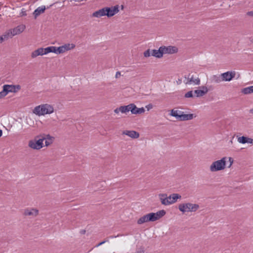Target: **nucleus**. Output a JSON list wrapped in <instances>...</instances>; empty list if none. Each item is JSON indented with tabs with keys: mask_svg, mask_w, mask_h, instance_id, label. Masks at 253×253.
<instances>
[{
	"mask_svg": "<svg viewBox=\"0 0 253 253\" xmlns=\"http://www.w3.org/2000/svg\"><path fill=\"white\" fill-rule=\"evenodd\" d=\"M54 112L53 107L48 104H43L35 107L33 111V113L41 116L46 114H50Z\"/></svg>",
	"mask_w": 253,
	"mask_h": 253,
	"instance_id": "1",
	"label": "nucleus"
},
{
	"mask_svg": "<svg viewBox=\"0 0 253 253\" xmlns=\"http://www.w3.org/2000/svg\"><path fill=\"white\" fill-rule=\"evenodd\" d=\"M227 160V158L224 157L220 160L213 161L210 166V171L214 172L224 170L226 168Z\"/></svg>",
	"mask_w": 253,
	"mask_h": 253,
	"instance_id": "2",
	"label": "nucleus"
},
{
	"mask_svg": "<svg viewBox=\"0 0 253 253\" xmlns=\"http://www.w3.org/2000/svg\"><path fill=\"white\" fill-rule=\"evenodd\" d=\"M170 115L175 117L177 120L180 121L191 120L196 117V116L193 114H186L180 110L174 109L171 110Z\"/></svg>",
	"mask_w": 253,
	"mask_h": 253,
	"instance_id": "3",
	"label": "nucleus"
},
{
	"mask_svg": "<svg viewBox=\"0 0 253 253\" xmlns=\"http://www.w3.org/2000/svg\"><path fill=\"white\" fill-rule=\"evenodd\" d=\"M199 209V205L187 202L179 205L178 209L182 213L195 212Z\"/></svg>",
	"mask_w": 253,
	"mask_h": 253,
	"instance_id": "4",
	"label": "nucleus"
},
{
	"mask_svg": "<svg viewBox=\"0 0 253 253\" xmlns=\"http://www.w3.org/2000/svg\"><path fill=\"white\" fill-rule=\"evenodd\" d=\"M183 82L186 85H199L200 79L189 74L187 76H185Z\"/></svg>",
	"mask_w": 253,
	"mask_h": 253,
	"instance_id": "5",
	"label": "nucleus"
},
{
	"mask_svg": "<svg viewBox=\"0 0 253 253\" xmlns=\"http://www.w3.org/2000/svg\"><path fill=\"white\" fill-rule=\"evenodd\" d=\"M44 139H39L38 140H31L29 141L28 146L29 147L35 150H39L42 148Z\"/></svg>",
	"mask_w": 253,
	"mask_h": 253,
	"instance_id": "6",
	"label": "nucleus"
},
{
	"mask_svg": "<svg viewBox=\"0 0 253 253\" xmlns=\"http://www.w3.org/2000/svg\"><path fill=\"white\" fill-rule=\"evenodd\" d=\"M165 214L166 211L164 210H161L156 213H149L147 215L149 221H155L162 217Z\"/></svg>",
	"mask_w": 253,
	"mask_h": 253,
	"instance_id": "7",
	"label": "nucleus"
},
{
	"mask_svg": "<svg viewBox=\"0 0 253 253\" xmlns=\"http://www.w3.org/2000/svg\"><path fill=\"white\" fill-rule=\"evenodd\" d=\"M162 52L163 55L164 54H172L177 52L178 49L174 46H161Z\"/></svg>",
	"mask_w": 253,
	"mask_h": 253,
	"instance_id": "8",
	"label": "nucleus"
},
{
	"mask_svg": "<svg viewBox=\"0 0 253 253\" xmlns=\"http://www.w3.org/2000/svg\"><path fill=\"white\" fill-rule=\"evenodd\" d=\"M119 6L118 5L112 7H105L106 14L108 17H112L118 13L119 11Z\"/></svg>",
	"mask_w": 253,
	"mask_h": 253,
	"instance_id": "9",
	"label": "nucleus"
},
{
	"mask_svg": "<svg viewBox=\"0 0 253 253\" xmlns=\"http://www.w3.org/2000/svg\"><path fill=\"white\" fill-rule=\"evenodd\" d=\"M3 86L7 94L10 92L16 93L21 89V86L19 84H4Z\"/></svg>",
	"mask_w": 253,
	"mask_h": 253,
	"instance_id": "10",
	"label": "nucleus"
},
{
	"mask_svg": "<svg viewBox=\"0 0 253 253\" xmlns=\"http://www.w3.org/2000/svg\"><path fill=\"white\" fill-rule=\"evenodd\" d=\"M235 76V71H228L221 74L222 81L224 82H229L232 80Z\"/></svg>",
	"mask_w": 253,
	"mask_h": 253,
	"instance_id": "11",
	"label": "nucleus"
},
{
	"mask_svg": "<svg viewBox=\"0 0 253 253\" xmlns=\"http://www.w3.org/2000/svg\"><path fill=\"white\" fill-rule=\"evenodd\" d=\"M26 26L24 24L18 25L16 27L9 29L12 36H14L22 33L25 29Z\"/></svg>",
	"mask_w": 253,
	"mask_h": 253,
	"instance_id": "12",
	"label": "nucleus"
},
{
	"mask_svg": "<svg viewBox=\"0 0 253 253\" xmlns=\"http://www.w3.org/2000/svg\"><path fill=\"white\" fill-rule=\"evenodd\" d=\"M76 45L73 43H66L61 46H60V53H63L66 51L73 49Z\"/></svg>",
	"mask_w": 253,
	"mask_h": 253,
	"instance_id": "13",
	"label": "nucleus"
},
{
	"mask_svg": "<svg viewBox=\"0 0 253 253\" xmlns=\"http://www.w3.org/2000/svg\"><path fill=\"white\" fill-rule=\"evenodd\" d=\"M46 55L45 48L40 47L31 52V56L32 58H35L38 56Z\"/></svg>",
	"mask_w": 253,
	"mask_h": 253,
	"instance_id": "14",
	"label": "nucleus"
},
{
	"mask_svg": "<svg viewBox=\"0 0 253 253\" xmlns=\"http://www.w3.org/2000/svg\"><path fill=\"white\" fill-rule=\"evenodd\" d=\"M159 197L162 205L168 206L171 204V199H169V196H167V194H160Z\"/></svg>",
	"mask_w": 253,
	"mask_h": 253,
	"instance_id": "15",
	"label": "nucleus"
},
{
	"mask_svg": "<svg viewBox=\"0 0 253 253\" xmlns=\"http://www.w3.org/2000/svg\"><path fill=\"white\" fill-rule=\"evenodd\" d=\"M39 213V211L36 209L28 208L25 210L24 214L26 216L36 217Z\"/></svg>",
	"mask_w": 253,
	"mask_h": 253,
	"instance_id": "16",
	"label": "nucleus"
},
{
	"mask_svg": "<svg viewBox=\"0 0 253 253\" xmlns=\"http://www.w3.org/2000/svg\"><path fill=\"white\" fill-rule=\"evenodd\" d=\"M122 134L127 135L132 139L137 138L139 137V133L134 130H125L123 131Z\"/></svg>",
	"mask_w": 253,
	"mask_h": 253,
	"instance_id": "17",
	"label": "nucleus"
},
{
	"mask_svg": "<svg viewBox=\"0 0 253 253\" xmlns=\"http://www.w3.org/2000/svg\"><path fill=\"white\" fill-rule=\"evenodd\" d=\"M130 111V104L126 106H121L114 110V112L118 114L120 112L122 113H127Z\"/></svg>",
	"mask_w": 253,
	"mask_h": 253,
	"instance_id": "18",
	"label": "nucleus"
},
{
	"mask_svg": "<svg viewBox=\"0 0 253 253\" xmlns=\"http://www.w3.org/2000/svg\"><path fill=\"white\" fill-rule=\"evenodd\" d=\"M201 89H197L194 91L196 97H202L206 94L209 91L207 87L205 86H202L200 87Z\"/></svg>",
	"mask_w": 253,
	"mask_h": 253,
	"instance_id": "19",
	"label": "nucleus"
},
{
	"mask_svg": "<svg viewBox=\"0 0 253 253\" xmlns=\"http://www.w3.org/2000/svg\"><path fill=\"white\" fill-rule=\"evenodd\" d=\"M45 48L46 54H47L49 53H50V52H53V53H54L57 54H61L59 46L56 47V46H51L47 47Z\"/></svg>",
	"mask_w": 253,
	"mask_h": 253,
	"instance_id": "20",
	"label": "nucleus"
},
{
	"mask_svg": "<svg viewBox=\"0 0 253 253\" xmlns=\"http://www.w3.org/2000/svg\"><path fill=\"white\" fill-rule=\"evenodd\" d=\"M13 37L9 29L5 31L1 36H0V42L2 43L5 41Z\"/></svg>",
	"mask_w": 253,
	"mask_h": 253,
	"instance_id": "21",
	"label": "nucleus"
},
{
	"mask_svg": "<svg viewBox=\"0 0 253 253\" xmlns=\"http://www.w3.org/2000/svg\"><path fill=\"white\" fill-rule=\"evenodd\" d=\"M104 16H106L105 7L102 8L94 12L92 14V17L96 18H100Z\"/></svg>",
	"mask_w": 253,
	"mask_h": 253,
	"instance_id": "22",
	"label": "nucleus"
},
{
	"mask_svg": "<svg viewBox=\"0 0 253 253\" xmlns=\"http://www.w3.org/2000/svg\"><path fill=\"white\" fill-rule=\"evenodd\" d=\"M45 10V6L44 5H42L41 6L38 7L37 9H36L34 12L33 15L35 18H36L39 15L43 13Z\"/></svg>",
	"mask_w": 253,
	"mask_h": 253,
	"instance_id": "23",
	"label": "nucleus"
},
{
	"mask_svg": "<svg viewBox=\"0 0 253 253\" xmlns=\"http://www.w3.org/2000/svg\"><path fill=\"white\" fill-rule=\"evenodd\" d=\"M151 56L155 57L158 58H160L163 57L161 47L160 46L158 49L151 50Z\"/></svg>",
	"mask_w": 253,
	"mask_h": 253,
	"instance_id": "24",
	"label": "nucleus"
},
{
	"mask_svg": "<svg viewBox=\"0 0 253 253\" xmlns=\"http://www.w3.org/2000/svg\"><path fill=\"white\" fill-rule=\"evenodd\" d=\"M241 92L244 94L253 93V85L243 88L241 90Z\"/></svg>",
	"mask_w": 253,
	"mask_h": 253,
	"instance_id": "25",
	"label": "nucleus"
},
{
	"mask_svg": "<svg viewBox=\"0 0 253 253\" xmlns=\"http://www.w3.org/2000/svg\"><path fill=\"white\" fill-rule=\"evenodd\" d=\"M181 196L178 194H172L169 196V199H171V204L175 203L178 199L181 198Z\"/></svg>",
	"mask_w": 253,
	"mask_h": 253,
	"instance_id": "26",
	"label": "nucleus"
},
{
	"mask_svg": "<svg viewBox=\"0 0 253 253\" xmlns=\"http://www.w3.org/2000/svg\"><path fill=\"white\" fill-rule=\"evenodd\" d=\"M42 139H44L45 140V144L46 146H48L50 145L53 140V137L50 136L49 135H47L45 137L42 138Z\"/></svg>",
	"mask_w": 253,
	"mask_h": 253,
	"instance_id": "27",
	"label": "nucleus"
},
{
	"mask_svg": "<svg viewBox=\"0 0 253 253\" xmlns=\"http://www.w3.org/2000/svg\"><path fill=\"white\" fill-rule=\"evenodd\" d=\"M147 214L139 218L137 222L138 224H142L145 222H149Z\"/></svg>",
	"mask_w": 253,
	"mask_h": 253,
	"instance_id": "28",
	"label": "nucleus"
},
{
	"mask_svg": "<svg viewBox=\"0 0 253 253\" xmlns=\"http://www.w3.org/2000/svg\"><path fill=\"white\" fill-rule=\"evenodd\" d=\"M212 82L216 83H219L221 82L222 81V78L221 77L220 75H213L212 77Z\"/></svg>",
	"mask_w": 253,
	"mask_h": 253,
	"instance_id": "29",
	"label": "nucleus"
},
{
	"mask_svg": "<svg viewBox=\"0 0 253 253\" xmlns=\"http://www.w3.org/2000/svg\"><path fill=\"white\" fill-rule=\"evenodd\" d=\"M138 108H137L134 104H130V111L132 114H137V112Z\"/></svg>",
	"mask_w": 253,
	"mask_h": 253,
	"instance_id": "30",
	"label": "nucleus"
},
{
	"mask_svg": "<svg viewBox=\"0 0 253 253\" xmlns=\"http://www.w3.org/2000/svg\"><path fill=\"white\" fill-rule=\"evenodd\" d=\"M247 137L244 136L238 137L237 138V141L239 143L246 144L247 143Z\"/></svg>",
	"mask_w": 253,
	"mask_h": 253,
	"instance_id": "31",
	"label": "nucleus"
},
{
	"mask_svg": "<svg viewBox=\"0 0 253 253\" xmlns=\"http://www.w3.org/2000/svg\"><path fill=\"white\" fill-rule=\"evenodd\" d=\"M2 90L0 92V99L3 98L7 94V93L3 86H2Z\"/></svg>",
	"mask_w": 253,
	"mask_h": 253,
	"instance_id": "32",
	"label": "nucleus"
},
{
	"mask_svg": "<svg viewBox=\"0 0 253 253\" xmlns=\"http://www.w3.org/2000/svg\"><path fill=\"white\" fill-rule=\"evenodd\" d=\"M151 50L148 49L144 51V56L145 57H148L151 56Z\"/></svg>",
	"mask_w": 253,
	"mask_h": 253,
	"instance_id": "33",
	"label": "nucleus"
},
{
	"mask_svg": "<svg viewBox=\"0 0 253 253\" xmlns=\"http://www.w3.org/2000/svg\"><path fill=\"white\" fill-rule=\"evenodd\" d=\"M193 96V91H189L186 93L184 95V97L185 98H190Z\"/></svg>",
	"mask_w": 253,
	"mask_h": 253,
	"instance_id": "34",
	"label": "nucleus"
},
{
	"mask_svg": "<svg viewBox=\"0 0 253 253\" xmlns=\"http://www.w3.org/2000/svg\"><path fill=\"white\" fill-rule=\"evenodd\" d=\"M227 159H228V161L229 162V165L228 166V168H230L233 164L234 160L231 157H227Z\"/></svg>",
	"mask_w": 253,
	"mask_h": 253,
	"instance_id": "35",
	"label": "nucleus"
},
{
	"mask_svg": "<svg viewBox=\"0 0 253 253\" xmlns=\"http://www.w3.org/2000/svg\"><path fill=\"white\" fill-rule=\"evenodd\" d=\"M144 112H145L144 108L143 107H141V108H138V110L136 112L137 113V114H140L143 113Z\"/></svg>",
	"mask_w": 253,
	"mask_h": 253,
	"instance_id": "36",
	"label": "nucleus"
},
{
	"mask_svg": "<svg viewBox=\"0 0 253 253\" xmlns=\"http://www.w3.org/2000/svg\"><path fill=\"white\" fill-rule=\"evenodd\" d=\"M247 143L253 145V138L247 137Z\"/></svg>",
	"mask_w": 253,
	"mask_h": 253,
	"instance_id": "37",
	"label": "nucleus"
},
{
	"mask_svg": "<svg viewBox=\"0 0 253 253\" xmlns=\"http://www.w3.org/2000/svg\"><path fill=\"white\" fill-rule=\"evenodd\" d=\"M146 108H147V110H149L153 108V105L151 104H149L146 106Z\"/></svg>",
	"mask_w": 253,
	"mask_h": 253,
	"instance_id": "38",
	"label": "nucleus"
},
{
	"mask_svg": "<svg viewBox=\"0 0 253 253\" xmlns=\"http://www.w3.org/2000/svg\"><path fill=\"white\" fill-rule=\"evenodd\" d=\"M106 242V241H103L100 242V243H99L97 245H96L95 246V247H99L100 246H101V245H103V244H104Z\"/></svg>",
	"mask_w": 253,
	"mask_h": 253,
	"instance_id": "39",
	"label": "nucleus"
},
{
	"mask_svg": "<svg viewBox=\"0 0 253 253\" xmlns=\"http://www.w3.org/2000/svg\"><path fill=\"white\" fill-rule=\"evenodd\" d=\"M247 15L248 16H250L253 17V10L248 12H247Z\"/></svg>",
	"mask_w": 253,
	"mask_h": 253,
	"instance_id": "40",
	"label": "nucleus"
},
{
	"mask_svg": "<svg viewBox=\"0 0 253 253\" xmlns=\"http://www.w3.org/2000/svg\"><path fill=\"white\" fill-rule=\"evenodd\" d=\"M121 75V73L119 72H117L116 74V77L118 78L119 76Z\"/></svg>",
	"mask_w": 253,
	"mask_h": 253,
	"instance_id": "41",
	"label": "nucleus"
},
{
	"mask_svg": "<svg viewBox=\"0 0 253 253\" xmlns=\"http://www.w3.org/2000/svg\"><path fill=\"white\" fill-rule=\"evenodd\" d=\"M119 236H120V235H118L117 236H110V238H116V237H119Z\"/></svg>",
	"mask_w": 253,
	"mask_h": 253,
	"instance_id": "42",
	"label": "nucleus"
},
{
	"mask_svg": "<svg viewBox=\"0 0 253 253\" xmlns=\"http://www.w3.org/2000/svg\"><path fill=\"white\" fill-rule=\"evenodd\" d=\"M250 112L251 113V114H253V108L250 109Z\"/></svg>",
	"mask_w": 253,
	"mask_h": 253,
	"instance_id": "43",
	"label": "nucleus"
},
{
	"mask_svg": "<svg viewBox=\"0 0 253 253\" xmlns=\"http://www.w3.org/2000/svg\"><path fill=\"white\" fill-rule=\"evenodd\" d=\"M2 134V131L1 129H0V137L1 136Z\"/></svg>",
	"mask_w": 253,
	"mask_h": 253,
	"instance_id": "44",
	"label": "nucleus"
},
{
	"mask_svg": "<svg viewBox=\"0 0 253 253\" xmlns=\"http://www.w3.org/2000/svg\"><path fill=\"white\" fill-rule=\"evenodd\" d=\"M141 253V252H138V253Z\"/></svg>",
	"mask_w": 253,
	"mask_h": 253,
	"instance_id": "45",
	"label": "nucleus"
}]
</instances>
